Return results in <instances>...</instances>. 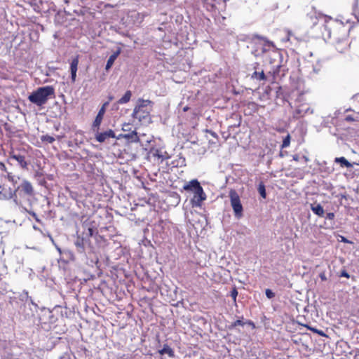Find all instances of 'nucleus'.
Here are the masks:
<instances>
[{"mask_svg":"<svg viewBox=\"0 0 359 359\" xmlns=\"http://www.w3.org/2000/svg\"><path fill=\"white\" fill-rule=\"evenodd\" d=\"M309 110H310V109L307 108L306 109L304 110V114H302V111L303 110H302L300 109H297L295 110L294 116L296 118H299V117L303 116L304 115V114H306Z\"/></svg>","mask_w":359,"mask_h":359,"instance_id":"obj_26","label":"nucleus"},{"mask_svg":"<svg viewBox=\"0 0 359 359\" xmlns=\"http://www.w3.org/2000/svg\"><path fill=\"white\" fill-rule=\"evenodd\" d=\"M245 324V323L243 322V320H237L234 321L233 323H231V325H229V328L230 330L235 329L237 326H238V325L243 326Z\"/></svg>","mask_w":359,"mask_h":359,"instance_id":"obj_24","label":"nucleus"},{"mask_svg":"<svg viewBox=\"0 0 359 359\" xmlns=\"http://www.w3.org/2000/svg\"><path fill=\"white\" fill-rule=\"evenodd\" d=\"M334 163L339 164L341 168H351L353 167V165L343 156L335 158Z\"/></svg>","mask_w":359,"mask_h":359,"instance_id":"obj_15","label":"nucleus"},{"mask_svg":"<svg viewBox=\"0 0 359 359\" xmlns=\"http://www.w3.org/2000/svg\"><path fill=\"white\" fill-rule=\"evenodd\" d=\"M258 192L263 198H266V188H265V185L262 182H261L259 184Z\"/></svg>","mask_w":359,"mask_h":359,"instance_id":"obj_22","label":"nucleus"},{"mask_svg":"<svg viewBox=\"0 0 359 359\" xmlns=\"http://www.w3.org/2000/svg\"><path fill=\"white\" fill-rule=\"evenodd\" d=\"M55 89L51 86H46L38 88L28 96L30 102L36 106L41 107L44 105L47 101L54 97Z\"/></svg>","mask_w":359,"mask_h":359,"instance_id":"obj_1","label":"nucleus"},{"mask_svg":"<svg viewBox=\"0 0 359 359\" xmlns=\"http://www.w3.org/2000/svg\"><path fill=\"white\" fill-rule=\"evenodd\" d=\"M341 241L344 243H352L351 241H350L349 240H348L346 238H345L344 236H341Z\"/></svg>","mask_w":359,"mask_h":359,"instance_id":"obj_32","label":"nucleus"},{"mask_svg":"<svg viewBox=\"0 0 359 359\" xmlns=\"http://www.w3.org/2000/svg\"><path fill=\"white\" fill-rule=\"evenodd\" d=\"M265 294L268 299H272L275 297V293L270 289L265 290Z\"/></svg>","mask_w":359,"mask_h":359,"instance_id":"obj_28","label":"nucleus"},{"mask_svg":"<svg viewBox=\"0 0 359 359\" xmlns=\"http://www.w3.org/2000/svg\"><path fill=\"white\" fill-rule=\"evenodd\" d=\"M237 296H238V291H237L236 288L234 287L231 291V297H232L234 302H236V301Z\"/></svg>","mask_w":359,"mask_h":359,"instance_id":"obj_29","label":"nucleus"},{"mask_svg":"<svg viewBox=\"0 0 359 359\" xmlns=\"http://www.w3.org/2000/svg\"><path fill=\"white\" fill-rule=\"evenodd\" d=\"M158 352L161 355L164 354H168L170 358H174L175 356L174 350L172 348H170L167 344H164L162 349L158 350Z\"/></svg>","mask_w":359,"mask_h":359,"instance_id":"obj_16","label":"nucleus"},{"mask_svg":"<svg viewBox=\"0 0 359 359\" xmlns=\"http://www.w3.org/2000/svg\"><path fill=\"white\" fill-rule=\"evenodd\" d=\"M248 323L254 326V323L250 320L248 322Z\"/></svg>","mask_w":359,"mask_h":359,"instance_id":"obj_47","label":"nucleus"},{"mask_svg":"<svg viewBox=\"0 0 359 359\" xmlns=\"http://www.w3.org/2000/svg\"><path fill=\"white\" fill-rule=\"evenodd\" d=\"M48 236L49 237V238H50V240L51 243H52L53 245H55V241H54L53 238L51 236V235H50V234L48 233Z\"/></svg>","mask_w":359,"mask_h":359,"instance_id":"obj_39","label":"nucleus"},{"mask_svg":"<svg viewBox=\"0 0 359 359\" xmlns=\"http://www.w3.org/2000/svg\"><path fill=\"white\" fill-rule=\"evenodd\" d=\"M206 199V194H205L203 187L198 188V190L194 193V197L191 202L193 207H201L202 202Z\"/></svg>","mask_w":359,"mask_h":359,"instance_id":"obj_6","label":"nucleus"},{"mask_svg":"<svg viewBox=\"0 0 359 359\" xmlns=\"http://www.w3.org/2000/svg\"><path fill=\"white\" fill-rule=\"evenodd\" d=\"M124 139L127 140L130 142H137L139 141V137L136 131H133L131 133H127L124 135Z\"/></svg>","mask_w":359,"mask_h":359,"instance_id":"obj_18","label":"nucleus"},{"mask_svg":"<svg viewBox=\"0 0 359 359\" xmlns=\"http://www.w3.org/2000/svg\"><path fill=\"white\" fill-rule=\"evenodd\" d=\"M33 229L36 231H39V232H41V233H43L42 231L38 227L36 226V225H34L33 226Z\"/></svg>","mask_w":359,"mask_h":359,"instance_id":"obj_40","label":"nucleus"},{"mask_svg":"<svg viewBox=\"0 0 359 359\" xmlns=\"http://www.w3.org/2000/svg\"><path fill=\"white\" fill-rule=\"evenodd\" d=\"M54 245L55 246L57 250L61 254V249H60V248H59L56 244Z\"/></svg>","mask_w":359,"mask_h":359,"instance_id":"obj_41","label":"nucleus"},{"mask_svg":"<svg viewBox=\"0 0 359 359\" xmlns=\"http://www.w3.org/2000/svg\"><path fill=\"white\" fill-rule=\"evenodd\" d=\"M201 187H202L201 186L199 182L197 180H192L186 184H184L183 189L185 191H192L193 193H194L196 190H198V188L200 189Z\"/></svg>","mask_w":359,"mask_h":359,"instance_id":"obj_10","label":"nucleus"},{"mask_svg":"<svg viewBox=\"0 0 359 359\" xmlns=\"http://www.w3.org/2000/svg\"><path fill=\"white\" fill-rule=\"evenodd\" d=\"M60 359H62V358H60Z\"/></svg>","mask_w":359,"mask_h":359,"instance_id":"obj_50","label":"nucleus"},{"mask_svg":"<svg viewBox=\"0 0 359 359\" xmlns=\"http://www.w3.org/2000/svg\"><path fill=\"white\" fill-rule=\"evenodd\" d=\"M341 277H345V278H348L350 277L348 273L346 271H342L341 273Z\"/></svg>","mask_w":359,"mask_h":359,"instance_id":"obj_33","label":"nucleus"},{"mask_svg":"<svg viewBox=\"0 0 359 359\" xmlns=\"http://www.w3.org/2000/svg\"><path fill=\"white\" fill-rule=\"evenodd\" d=\"M88 242V239L85 237H81L78 236L74 244L76 247L77 252L79 253H84L85 252V245Z\"/></svg>","mask_w":359,"mask_h":359,"instance_id":"obj_9","label":"nucleus"},{"mask_svg":"<svg viewBox=\"0 0 359 359\" xmlns=\"http://www.w3.org/2000/svg\"><path fill=\"white\" fill-rule=\"evenodd\" d=\"M293 159H294V161H298V156H293Z\"/></svg>","mask_w":359,"mask_h":359,"instance_id":"obj_45","label":"nucleus"},{"mask_svg":"<svg viewBox=\"0 0 359 359\" xmlns=\"http://www.w3.org/2000/svg\"><path fill=\"white\" fill-rule=\"evenodd\" d=\"M15 195H17V193L19 192V194L21 195V193L23 192L25 195L27 196H32L34 194V188L32 185V184L26 180H23L21 184L18 186L15 190Z\"/></svg>","mask_w":359,"mask_h":359,"instance_id":"obj_4","label":"nucleus"},{"mask_svg":"<svg viewBox=\"0 0 359 359\" xmlns=\"http://www.w3.org/2000/svg\"><path fill=\"white\" fill-rule=\"evenodd\" d=\"M231 205L237 218L243 216V205L241 203L240 197L235 190H231L229 192Z\"/></svg>","mask_w":359,"mask_h":359,"instance_id":"obj_3","label":"nucleus"},{"mask_svg":"<svg viewBox=\"0 0 359 359\" xmlns=\"http://www.w3.org/2000/svg\"><path fill=\"white\" fill-rule=\"evenodd\" d=\"M94 232H95V230L93 227H88V231L86 233V237L88 241H89V238L90 237H92L94 234Z\"/></svg>","mask_w":359,"mask_h":359,"instance_id":"obj_27","label":"nucleus"},{"mask_svg":"<svg viewBox=\"0 0 359 359\" xmlns=\"http://www.w3.org/2000/svg\"><path fill=\"white\" fill-rule=\"evenodd\" d=\"M43 311L46 312V313H48V315H50L51 312L49 311V310H46L45 309H43Z\"/></svg>","mask_w":359,"mask_h":359,"instance_id":"obj_44","label":"nucleus"},{"mask_svg":"<svg viewBox=\"0 0 359 359\" xmlns=\"http://www.w3.org/2000/svg\"><path fill=\"white\" fill-rule=\"evenodd\" d=\"M11 158L15 160L22 168H27V162L24 156L20 154H13Z\"/></svg>","mask_w":359,"mask_h":359,"instance_id":"obj_17","label":"nucleus"},{"mask_svg":"<svg viewBox=\"0 0 359 359\" xmlns=\"http://www.w3.org/2000/svg\"><path fill=\"white\" fill-rule=\"evenodd\" d=\"M150 100H144L140 99L138 100V104L135 107L133 116L135 118L142 121L149 116V110L147 108V105L151 104Z\"/></svg>","mask_w":359,"mask_h":359,"instance_id":"obj_2","label":"nucleus"},{"mask_svg":"<svg viewBox=\"0 0 359 359\" xmlns=\"http://www.w3.org/2000/svg\"><path fill=\"white\" fill-rule=\"evenodd\" d=\"M108 98H109V101L108 102H109V101H111V100H112L114 99V97L112 95H109Z\"/></svg>","mask_w":359,"mask_h":359,"instance_id":"obj_43","label":"nucleus"},{"mask_svg":"<svg viewBox=\"0 0 359 359\" xmlns=\"http://www.w3.org/2000/svg\"><path fill=\"white\" fill-rule=\"evenodd\" d=\"M124 135L125 134H120L118 135V136L116 135V137H114V139H116V140H120L121 138H124Z\"/></svg>","mask_w":359,"mask_h":359,"instance_id":"obj_36","label":"nucleus"},{"mask_svg":"<svg viewBox=\"0 0 359 359\" xmlns=\"http://www.w3.org/2000/svg\"><path fill=\"white\" fill-rule=\"evenodd\" d=\"M251 78L257 79L259 81L266 80V76L263 70H262L261 72L255 71L251 75Z\"/></svg>","mask_w":359,"mask_h":359,"instance_id":"obj_20","label":"nucleus"},{"mask_svg":"<svg viewBox=\"0 0 359 359\" xmlns=\"http://www.w3.org/2000/svg\"><path fill=\"white\" fill-rule=\"evenodd\" d=\"M131 96H132L131 91L130 90H127L125 93V94L123 95V96L118 100L117 103L118 104H126V103H128L130 101V100L131 98Z\"/></svg>","mask_w":359,"mask_h":359,"instance_id":"obj_19","label":"nucleus"},{"mask_svg":"<svg viewBox=\"0 0 359 359\" xmlns=\"http://www.w3.org/2000/svg\"><path fill=\"white\" fill-rule=\"evenodd\" d=\"M19 208H20L21 212H28L30 215H32L35 219V220L37 222H41V219H39L37 215L34 211L28 210L26 208L22 206V204H21V206H19Z\"/></svg>","mask_w":359,"mask_h":359,"instance_id":"obj_21","label":"nucleus"},{"mask_svg":"<svg viewBox=\"0 0 359 359\" xmlns=\"http://www.w3.org/2000/svg\"><path fill=\"white\" fill-rule=\"evenodd\" d=\"M109 106V102H105L102 106L101 107V108L100 109L95 118V121H93V131H95V128H97V130H99V128H100V126L102 121V119H103V116L105 114V111H106V109L107 107Z\"/></svg>","mask_w":359,"mask_h":359,"instance_id":"obj_7","label":"nucleus"},{"mask_svg":"<svg viewBox=\"0 0 359 359\" xmlns=\"http://www.w3.org/2000/svg\"><path fill=\"white\" fill-rule=\"evenodd\" d=\"M153 154L154 156H157L159 158L163 157V156L159 153L158 150H156L155 153H154Z\"/></svg>","mask_w":359,"mask_h":359,"instance_id":"obj_35","label":"nucleus"},{"mask_svg":"<svg viewBox=\"0 0 359 359\" xmlns=\"http://www.w3.org/2000/svg\"><path fill=\"white\" fill-rule=\"evenodd\" d=\"M94 132L95 133V140L100 143H102L109 138L116 137V134L114 131L112 130L111 129L107 130L104 132H99V130H97V128H95V131Z\"/></svg>","mask_w":359,"mask_h":359,"instance_id":"obj_5","label":"nucleus"},{"mask_svg":"<svg viewBox=\"0 0 359 359\" xmlns=\"http://www.w3.org/2000/svg\"><path fill=\"white\" fill-rule=\"evenodd\" d=\"M19 300L22 303H26L27 301H29L30 303L36 308H38V305L34 302V301L31 299V297L28 294V292L24 290L22 292L19 294L18 296Z\"/></svg>","mask_w":359,"mask_h":359,"instance_id":"obj_13","label":"nucleus"},{"mask_svg":"<svg viewBox=\"0 0 359 359\" xmlns=\"http://www.w3.org/2000/svg\"><path fill=\"white\" fill-rule=\"evenodd\" d=\"M334 218V214L333 212H328L326 214L325 219L329 220H333Z\"/></svg>","mask_w":359,"mask_h":359,"instance_id":"obj_30","label":"nucleus"},{"mask_svg":"<svg viewBox=\"0 0 359 359\" xmlns=\"http://www.w3.org/2000/svg\"><path fill=\"white\" fill-rule=\"evenodd\" d=\"M320 277L322 280H326L327 278L324 273H320Z\"/></svg>","mask_w":359,"mask_h":359,"instance_id":"obj_37","label":"nucleus"},{"mask_svg":"<svg viewBox=\"0 0 359 359\" xmlns=\"http://www.w3.org/2000/svg\"><path fill=\"white\" fill-rule=\"evenodd\" d=\"M41 140L42 142H46L48 143H53L55 141V138L48 135L41 136Z\"/></svg>","mask_w":359,"mask_h":359,"instance_id":"obj_25","label":"nucleus"},{"mask_svg":"<svg viewBox=\"0 0 359 359\" xmlns=\"http://www.w3.org/2000/svg\"><path fill=\"white\" fill-rule=\"evenodd\" d=\"M279 156H280V157H283V156H284V154H283V152H282V151H280V152Z\"/></svg>","mask_w":359,"mask_h":359,"instance_id":"obj_46","label":"nucleus"},{"mask_svg":"<svg viewBox=\"0 0 359 359\" xmlns=\"http://www.w3.org/2000/svg\"><path fill=\"white\" fill-rule=\"evenodd\" d=\"M311 330L314 331L315 332L319 333L320 335H323V332L322 331H318L316 329L309 328Z\"/></svg>","mask_w":359,"mask_h":359,"instance_id":"obj_38","label":"nucleus"},{"mask_svg":"<svg viewBox=\"0 0 359 359\" xmlns=\"http://www.w3.org/2000/svg\"><path fill=\"white\" fill-rule=\"evenodd\" d=\"M258 38L261 39H264V37H259L258 36Z\"/></svg>","mask_w":359,"mask_h":359,"instance_id":"obj_49","label":"nucleus"},{"mask_svg":"<svg viewBox=\"0 0 359 359\" xmlns=\"http://www.w3.org/2000/svg\"><path fill=\"white\" fill-rule=\"evenodd\" d=\"M345 120L347 121H355V119L351 115H348L346 116Z\"/></svg>","mask_w":359,"mask_h":359,"instance_id":"obj_34","label":"nucleus"},{"mask_svg":"<svg viewBox=\"0 0 359 359\" xmlns=\"http://www.w3.org/2000/svg\"><path fill=\"white\" fill-rule=\"evenodd\" d=\"M64 1L65 4H69V0H64Z\"/></svg>","mask_w":359,"mask_h":359,"instance_id":"obj_48","label":"nucleus"},{"mask_svg":"<svg viewBox=\"0 0 359 359\" xmlns=\"http://www.w3.org/2000/svg\"><path fill=\"white\" fill-rule=\"evenodd\" d=\"M311 210L318 217H324L325 211L323 206L319 203L311 204Z\"/></svg>","mask_w":359,"mask_h":359,"instance_id":"obj_14","label":"nucleus"},{"mask_svg":"<svg viewBox=\"0 0 359 359\" xmlns=\"http://www.w3.org/2000/svg\"><path fill=\"white\" fill-rule=\"evenodd\" d=\"M8 199H13V202L17 206H21V201L18 199L15 191H12L11 189H9L7 192L3 193L0 191V200Z\"/></svg>","mask_w":359,"mask_h":359,"instance_id":"obj_8","label":"nucleus"},{"mask_svg":"<svg viewBox=\"0 0 359 359\" xmlns=\"http://www.w3.org/2000/svg\"><path fill=\"white\" fill-rule=\"evenodd\" d=\"M79 58H74L70 64L71 79L73 83L76 81V72L78 69Z\"/></svg>","mask_w":359,"mask_h":359,"instance_id":"obj_11","label":"nucleus"},{"mask_svg":"<svg viewBox=\"0 0 359 359\" xmlns=\"http://www.w3.org/2000/svg\"><path fill=\"white\" fill-rule=\"evenodd\" d=\"M291 137L289 134H287L283 139V143L281 145V149L287 148L290 146Z\"/></svg>","mask_w":359,"mask_h":359,"instance_id":"obj_23","label":"nucleus"},{"mask_svg":"<svg viewBox=\"0 0 359 359\" xmlns=\"http://www.w3.org/2000/svg\"><path fill=\"white\" fill-rule=\"evenodd\" d=\"M8 180L12 182L14 184L17 183V180L14 176H11V175H8Z\"/></svg>","mask_w":359,"mask_h":359,"instance_id":"obj_31","label":"nucleus"},{"mask_svg":"<svg viewBox=\"0 0 359 359\" xmlns=\"http://www.w3.org/2000/svg\"><path fill=\"white\" fill-rule=\"evenodd\" d=\"M128 126H129V124H126V125H125V126H123V130L124 131H126L128 129H127V128H125V127H128Z\"/></svg>","mask_w":359,"mask_h":359,"instance_id":"obj_42","label":"nucleus"},{"mask_svg":"<svg viewBox=\"0 0 359 359\" xmlns=\"http://www.w3.org/2000/svg\"><path fill=\"white\" fill-rule=\"evenodd\" d=\"M121 52V48H118V49L114 51L109 57L107 62V64H106V67H105V69L107 71L109 70L111 66L113 65L114 61L116 60V58L118 57V56L120 55Z\"/></svg>","mask_w":359,"mask_h":359,"instance_id":"obj_12","label":"nucleus"}]
</instances>
